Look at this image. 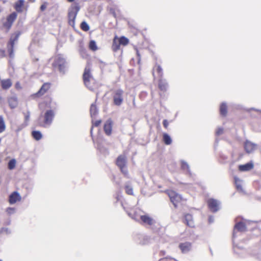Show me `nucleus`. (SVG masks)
Instances as JSON below:
<instances>
[{
	"label": "nucleus",
	"instance_id": "a18cd8bd",
	"mask_svg": "<svg viewBox=\"0 0 261 261\" xmlns=\"http://www.w3.org/2000/svg\"><path fill=\"white\" fill-rule=\"evenodd\" d=\"M223 133V128H221V127H220V128H218L216 132V134L217 136H219V135H222V134Z\"/></svg>",
	"mask_w": 261,
	"mask_h": 261
},
{
	"label": "nucleus",
	"instance_id": "f257e3e1",
	"mask_svg": "<svg viewBox=\"0 0 261 261\" xmlns=\"http://www.w3.org/2000/svg\"><path fill=\"white\" fill-rule=\"evenodd\" d=\"M83 79L84 84L90 90L94 91L98 88V84L92 76L89 67L85 68Z\"/></svg>",
	"mask_w": 261,
	"mask_h": 261
},
{
	"label": "nucleus",
	"instance_id": "ea45409f",
	"mask_svg": "<svg viewBox=\"0 0 261 261\" xmlns=\"http://www.w3.org/2000/svg\"><path fill=\"white\" fill-rule=\"evenodd\" d=\"M23 115L24 116L25 122L29 121L30 120V112L29 111H27V112H24Z\"/></svg>",
	"mask_w": 261,
	"mask_h": 261
},
{
	"label": "nucleus",
	"instance_id": "37998d69",
	"mask_svg": "<svg viewBox=\"0 0 261 261\" xmlns=\"http://www.w3.org/2000/svg\"><path fill=\"white\" fill-rule=\"evenodd\" d=\"M65 67V64H62L58 65H57V66H56V67H57L58 68L59 70L61 72L63 71L64 70Z\"/></svg>",
	"mask_w": 261,
	"mask_h": 261
},
{
	"label": "nucleus",
	"instance_id": "393cba45",
	"mask_svg": "<svg viewBox=\"0 0 261 261\" xmlns=\"http://www.w3.org/2000/svg\"><path fill=\"white\" fill-rule=\"evenodd\" d=\"M220 114L223 117H226L227 114V106L226 103L222 102L220 106Z\"/></svg>",
	"mask_w": 261,
	"mask_h": 261
},
{
	"label": "nucleus",
	"instance_id": "a878e982",
	"mask_svg": "<svg viewBox=\"0 0 261 261\" xmlns=\"http://www.w3.org/2000/svg\"><path fill=\"white\" fill-rule=\"evenodd\" d=\"M234 227L239 231H245L246 230V224L243 222L237 223Z\"/></svg>",
	"mask_w": 261,
	"mask_h": 261
},
{
	"label": "nucleus",
	"instance_id": "6ab92c4d",
	"mask_svg": "<svg viewBox=\"0 0 261 261\" xmlns=\"http://www.w3.org/2000/svg\"><path fill=\"white\" fill-rule=\"evenodd\" d=\"M112 123L111 120H108L105 123L103 129L106 135L110 136L112 133Z\"/></svg>",
	"mask_w": 261,
	"mask_h": 261
},
{
	"label": "nucleus",
	"instance_id": "09e8293b",
	"mask_svg": "<svg viewBox=\"0 0 261 261\" xmlns=\"http://www.w3.org/2000/svg\"><path fill=\"white\" fill-rule=\"evenodd\" d=\"M135 49L136 51V54H137V57H138V60H140V59H141V55H140V54L139 53V51L138 49L137 48H136V47Z\"/></svg>",
	"mask_w": 261,
	"mask_h": 261
},
{
	"label": "nucleus",
	"instance_id": "8fccbe9b",
	"mask_svg": "<svg viewBox=\"0 0 261 261\" xmlns=\"http://www.w3.org/2000/svg\"><path fill=\"white\" fill-rule=\"evenodd\" d=\"M139 215L137 214V213H134L133 216L132 217V218L135 219L136 221H138L139 220Z\"/></svg>",
	"mask_w": 261,
	"mask_h": 261
},
{
	"label": "nucleus",
	"instance_id": "a19ab883",
	"mask_svg": "<svg viewBox=\"0 0 261 261\" xmlns=\"http://www.w3.org/2000/svg\"><path fill=\"white\" fill-rule=\"evenodd\" d=\"M159 261H178L174 258L172 257H164L161 258L159 260Z\"/></svg>",
	"mask_w": 261,
	"mask_h": 261
},
{
	"label": "nucleus",
	"instance_id": "dca6fc26",
	"mask_svg": "<svg viewBox=\"0 0 261 261\" xmlns=\"http://www.w3.org/2000/svg\"><path fill=\"white\" fill-rule=\"evenodd\" d=\"M254 167L252 162L247 163L244 165H240L238 167L240 171H248L252 170Z\"/></svg>",
	"mask_w": 261,
	"mask_h": 261
},
{
	"label": "nucleus",
	"instance_id": "5701e85b",
	"mask_svg": "<svg viewBox=\"0 0 261 261\" xmlns=\"http://www.w3.org/2000/svg\"><path fill=\"white\" fill-rule=\"evenodd\" d=\"M51 102V98L50 96H48L47 100H44L39 104V107L40 109L50 108Z\"/></svg>",
	"mask_w": 261,
	"mask_h": 261
},
{
	"label": "nucleus",
	"instance_id": "c9c22d12",
	"mask_svg": "<svg viewBox=\"0 0 261 261\" xmlns=\"http://www.w3.org/2000/svg\"><path fill=\"white\" fill-rule=\"evenodd\" d=\"M125 193L127 195H133L134 192H133V188L128 185H126L124 187Z\"/></svg>",
	"mask_w": 261,
	"mask_h": 261
},
{
	"label": "nucleus",
	"instance_id": "864d4df0",
	"mask_svg": "<svg viewBox=\"0 0 261 261\" xmlns=\"http://www.w3.org/2000/svg\"><path fill=\"white\" fill-rule=\"evenodd\" d=\"M163 255H165V252H163Z\"/></svg>",
	"mask_w": 261,
	"mask_h": 261
},
{
	"label": "nucleus",
	"instance_id": "6e6552de",
	"mask_svg": "<svg viewBox=\"0 0 261 261\" xmlns=\"http://www.w3.org/2000/svg\"><path fill=\"white\" fill-rule=\"evenodd\" d=\"M51 85V83L49 82L44 83L38 91L35 93L33 96L35 97H40L43 96L50 90Z\"/></svg>",
	"mask_w": 261,
	"mask_h": 261
},
{
	"label": "nucleus",
	"instance_id": "412c9836",
	"mask_svg": "<svg viewBox=\"0 0 261 261\" xmlns=\"http://www.w3.org/2000/svg\"><path fill=\"white\" fill-rule=\"evenodd\" d=\"M158 87L159 89L163 92H165L167 90L168 84L165 80L160 79L159 80Z\"/></svg>",
	"mask_w": 261,
	"mask_h": 261
},
{
	"label": "nucleus",
	"instance_id": "1a4fd4ad",
	"mask_svg": "<svg viewBox=\"0 0 261 261\" xmlns=\"http://www.w3.org/2000/svg\"><path fill=\"white\" fill-rule=\"evenodd\" d=\"M16 18L17 14L15 12H13L7 16V21L4 23V26L8 31L10 29Z\"/></svg>",
	"mask_w": 261,
	"mask_h": 261
},
{
	"label": "nucleus",
	"instance_id": "e433bc0d",
	"mask_svg": "<svg viewBox=\"0 0 261 261\" xmlns=\"http://www.w3.org/2000/svg\"><path fill=\"white\" fill-rule=\"evenodd\" d=\"M81 29L85 32H87L89 30L90 28L87 23L85 21H83L80 25Z\"/></svg>",
	"mask_w": 261,
	"mask_h": 261
},
{
	"label": "nucleus",
	"instance_id": "c03bdc74",
	"mask_svg": "<svg viewBox=\"0 0 261 261\" xmlns=\"http://www.w3.org/2000/svg\"><path fill=\"white\" fill-rule=\"evenodd\" d=\"M101 123V120H98L92 123V126L97 127Z\"/></svg>",
	"mask_w": 261,
	"mask_h": 261
},
{
	"label": "nucleus",
	"instance_id": "4be33fe9",
	"mask_svg": "<svg viewBox=\"0 0 261 261\" xmlns=\"http://www.w3.org/2000/svg\"><path fill=\"white\" fill-rule=\"evenodd\" d=\"M24 4V0H18L14 4V9L17 12L21 13L22 12V7Z\"/></svg>",
	"mask_w": 261,
	"mask_h": 261
},
{
	"label": "nucleus",
	"instance_id": "2eb2a0df",
	"mask_svg": "<svg viewBox=\"0 0 261 261\" xmlns=\"http://www.w3.org/2000/svg\"><path fill=\"white\" fill-rule=\"evenodd\" d=\"M179 248L181 250L182 253H187L191 249V243L188 242L181 243L179 245Z\"/></svg>",
	"mask_w": 261,
	"mask_h": 261
},
{
	"label": "nucleus",
	"instance_id": "7c9ffc66",
	"mask_svg": "<svg viewBox=\"0 0 261 261\" xmlns=\"http://www.w3.org/2000/svg\"><path fill=\"white\" fill-rule=\"evenodd\" d=\"M163 140L166 145H170L172 143V140L170 137L166 133L163 134Z\"/></svg>",
	"mask_w": 261,
	"mask_h": 261
},
{
	"label": "nucleus",
	"instance_id": "b1692460",
	"mask_svg": "<svg viewBox=\"0 0 261 261\" xmlns=\"http://www.w3.org/2000/svg\"><path fill=\"white\" fill-rule=\"evenodd\" d=\"M8 102L11 109H14L18 105V100L16 97H11L8 98Z\"/></svg>",
	"mask_w": 261,
	"mask_h": 261
},
{
	"label": "nucleus",
	"instance_id": "9d476101",
	"mask_svg": "<svg viewBox=\"0 0 261 261\" xmlns=\"http://www.w3.org/2000/svg\"><path fill=\"white\" fill-rule=\"evenodd\" d=\"M207 204L210 211L213 213L217 212L219 210V203L217 200L211 198L207 201Z\"/></svg>",
	"mask_w": 261,
	"mask_h": 261
},
{
	"label": "nucleus",
	"instance_id": "603ef678",
	"mask_svg": "<svg viewBox=\"0 0 261 261\" xmlns=\"http://www.w3.org/2000/svg\"><path fill=\"white\" fill-rule=\"evenodd\" d=\"M75 0H67V1L69 3H72L74 2Z\"/></svg>",
	"mask_w": 261,
	"mask_h": 261
},
{
	"label": "nucleus",
	"instance_id": "f8f14e48",
	"mask_svg": "<svg viewBox=\"0 0 261 261\" xmlns=\"http://www.w3.org/2000/svg\"><path fill=\"white\" fill-rule=\"evenodd\" d=\"M140 219L142 223L147 224L150 226L152 225L154 223L153 219L148 215H141L140 216Z\"/></svg>",
	"mask_w": 261,
	"mask_h": 261
},
{
	"label": "nucleus",
	"instance_id": "72a5a7b5",
	"mask_svg": "<svg viewBox=\"0 0 261 261\" xmlns=\"http://www.w3.org/2000/svg\"><path fill=\"white\" fill-rule=\"evenodd\" d=\"M6 125L4 118L2 116H0V133L5 131Z\"/></svg>",
	"mask_w": 261,
	"mask_h": 261
},
{
	"label": "nucleus",
	"instance_id": "de8ad7c7",
	"mask_svg": "<svg viewBox=\"0 0 261 261\" xmlns=\"http://www.w3.org/2000/svg\"><path fill=\"white\" fill-rule=\"evenodd\" d=\"M163 124L164 127L166 129L168 128V125H169V122L167 121V120H166V119L164 120L163 121Z\"/></svg>",
	"mask_w": 261,
	"mask_h": 261
},
{
	"label": "nucleus",
	"instance_id": "5fc2aeb1",
	"mask_svg": "<svg viewBox=\"0 0 261 261\" xmlns=\"http://www.w3.org/2000/svg\"><path fill=\"white\" fill-rule=\"evenodd\" d=\"M0 261H2L1 260H0Z\"/></svg>",
	"mask_w": 261,
	"mask_h": 261
},
{
	"label": "nucleus",
	"instance_id": "7ed1b4c3",
	"mask_svg": "<svg viewBox=\"0 0 261 261\" xmlns=\"http://www.w3.org/2000/svg\"><path fill=\"white\" fill-rule=\"evenodd\" d=\"M20 34V32L12 34L9 41L7 43V52L10 59H13L14 57L15 43L18 40Z\"/></svg>",
	"mask_w": 261,
	"mask_h": 261
},
{
	"label": "nucleus",
	"instance_id": "79ce46f5",
	"mask_svg": "<svg viewBox=\"0 0 261 261\" xmlns=\"http://www.w3.org/2000/svg\"><path fill=\"white\" fill-rule=\"evenodd\" d=\"M6 57V50L4 49L0 48V59L5 58Z\"/></svg>",
	"mask_w": 261,
	"mask_h": 261
},
{
	"label": "nucleus",
	"instance_id": "473e14b6",
	"mask_svg": "<svg viewBox=\"0 0 261 261\" xmlns=\"http://www.w3.org/2000/svg\"><path fill=\"white\" fill-rule=\"evenodd\" d=\"M89 48L92 51H96L98 49L96 42L94 40H91L89 43Z\"/></svg>",
	"mask_w": 261,
	"mask_h": 261
},
{
	"label": "nucleus",
	"instance_id": "f704fd0d",
	"mask_svg": "<svg viewBox=\"0 0 261 261\" xmlns=\"http://www.w3.org/2000/svg\"><path fill=\"white\" fill-rule=\"evenodd\" d=\"M16 161L15 159L11 160L8 165V167L9 169L12 170L15 168L16 166Z\"/></svg>",
	"mask_w": 261,
	"mask_h": 261
},
{
	"label": "nucleus",
	"instance_id": "4c0bfd02",
	"mask_svg": "<svg viewBox=\"0 0 261 261\" xmlns=\"http://www.w3.org/2000/svg\"><path fill=\"white\" fill-rule=\"evenodd\" d=\"M181 168L183 170H185L187 171L189 170V167L188 164L186 162H181Z\"/></svg>",
	"mask_w": 261,
	"mask_h": 261
},
{
	"label": "nucleus",
	"instance_id": "0eeeda50",
	"mask_svg": "<svg viewBox=\"0 0 261 261\" xmlns=\"http://www.w3.org/2000/svg\"><path fill=\"white\" fill-rule=\"evenodd\" d=\"M124 92L122 89H118L115 90L113 94V103L116 106H120L123 101Z\"/></svg>",
	"mask_w": 261,
	"mask_h": 261
},
{
	"label": "nucleus",
	"instance_id": "4468645a",
	"mask_svg": "<svg viewBox=\"0 0 261 261\" xmlns=\"http://www.w3.org/2000/svg\"><path fill=\"white\" fill-rule=\"evenodd\" d=\"M256 144L247 141L244 144V148L246 152L248 153L252 152L256 148Z\"/></svg>",
	"mask_w": 261,
	"mask_h": 261
},
{
	"label": "nucleus",
	"instance_id": "a211bd4d",
	"mask_svg": "<svg viewBox=\"0 0 261 261\" xmlns=\"http://www.w3.org/2000/svg\"><path fill=\"white\" fill-rule=\"evenodd\" d=\"M154 72L156 73L158 77L162 79L163 76V71L161 66L160 65L156 64L153 68L152 74L154 76H155Z\"/></svg>",
	"mask_w": 261,
	"mask_h": 261
},
{
	"label": "nucleus",
	"instance_id": "c85d7f7f",
	"mask_svg": "<svg viewBox=\"0 0 261 261\" xmlns=\"http://www.w3.org/2000/svg\"><path fill=\"white\" fill-rule=\"evenodd\" d=\"M31 134L33 138L37 141L40 140L42 138V134L38 130H33Z\"/></svg>",
	"mask_w": 261,
	"mask_h": 261
},
{
	"label": "nucleus",
	"instance_id": "58836bf2",
	"mask_svg": "<svg viewBox=\"0 0 261 261\" xmlns=\"http://www.w3.org/2000/svg\"><path fill=\"white\" fill-rule=\"evenodd\" d=\"M48 5V3L46 2H44L40 6V11L42 12H43L45 9H46L47 6Z\"/></svg>",
	"mask_w": 261,
	"mask_h": 261
},
{
	"label": "nucleus",
	"instance_id": "c756f323",
	"mask_svg": "<svg viewBox=\"0 0 261 261\" xmlns=\"http://www.w3.org/2000/svg\"><path fill=\"white\" fill-rule=\"evenodd\" d=\"M118 39L119 40V41L120 45H121L122 46H126L129 42V39L124 36L118 37Z\"/></svg>",
	"mask_w": 261,
	"mask_h": 261
},
{
	"label": "nucleus",
	"instance_id": "3c124183",
	"mask_svg": "<svg viewBox=\"0 0 261 261\" xmlns=\"http://www.w3.org/2000/svg\"><path fill=\"white\" fill-rule=\"evenodd\" d=\"M14 211V208L9 207L7 209V212L9 214H11V213H13Z\"/></svg>",
	"mask_w": 261,
	"mask_h": 261
},
{
	"label": "nucleus",
	"instance_id": "aec40b11",
	"mask_svg": "<svg viewBox=\"0 0 261 261\" xmlns=\"http://www.w3.org/2000/svg\"><path fill=\"white\" fill-rule=\"evenodd\" d=\"M184 222L189 227H193L194 226V223L193 220V217L191 214H187L185 215Z\"/></svg>",
	"mask_w": 261,
	"mask_h": 261
},
{
	"label": "nucleus",
	"instance_id": "f3484780",
	"mask_svg": "<svg viewBox=\"0 0 261 261\" xmlns=\"http://www.w3.org/2000/svg\"><path fill=\"white\" fill-rule=\"evenodd\" d=\"M119 41L118 37L116 36L113 39L112 49L114 52L117 51L120 48V44H119Z\"/></svg>",
	"mask_w": 261,
	"mask_h": 261
},
{
	"label": "nucleus",
	"instance_id": "ddd939ff",
	"mask_svg": "<svg viewBox=\"0 0 261 261\" xmlns=\"http://www.w3.org/2000/svg\"><path fill=\"white\" fill-rule=\"evenodd\" d=\"M12 86V82L10 79H3L1 82V88L3 90H7Z\"/></svg>",
	"mask_w": 261,
	"mask_h": 261
},
{
	"label": "nucleus",
	"instance_id": "bb28decb",
	"mask_svg": "<svg viewBox=\"0 0 261 261\" xmlns=\"http://www.w3.org/2000/svg\"><path fill=\"white\" fill-rule=\"evenodd\" d=\"M234 184H235L237 190L238 191L243 192V189L242 185H241L240 179L238 177L235 176L234 177Z\"/></svg>",
	"mask_w": 261,
	"mask_h": 261
},
{
	"label": "nucleus",
	"instance_id": "f03ea898",
	"mask_svg": "<svg viewBox=\"0 0 261 261\" xmlns=\"http://www.w3.org/2000/svg\"><path fill=\"white\" fill-rule=\"evenodd\" d=\"M165 193L169 196L171 202L175 208L184 204L187 200L186 199L172 190H167Z\"/></svg>",
	"mask_w": 261,
	"mask_h": 261
},
{
	"label": "nucleus",
	"instance_id": "39448f33",
	"mask_svg": "<svg viewBox=\"0 0 261 261\" xmlns=\"http://www.w3.org/2000/svg\"><path fill=\"white\" fill-rule=\"evenodd\" d=\"M80 7L77 4H73L71 6L68 13V23L73 26L75 24V19Z\"/></svg>",
	"mask_w": 261,
	"mask_h": 261
},
{
	"label": "nucleus",
	"instance_id": "2f4dec72",
	"mask_svg": "<svg viewBox=\"0 0 261 261\" xmlns=\"http://www.w3.org/2000/svg\"><path fill=\"white\" fill-rule=\"evenodd\" d=\"M90 111L91 116L92 117L95 116L97 114L98 111H97V107L95 104L93 103L91 105V106L90 107Z\"/></svg>",
	"mask_w": 261,
	"mask_h": 261
},
{
	"label": "nucleus",
	"instance_id": "423d86ee",
	"mask_svg": "<svg viewBox=\"0 0 261 261\" xmlns=\"http://www.w3.org/2000/svg\"><path fill=\"white\" fill-rule=\"evenodd\" d=\"M116 165L119 168L122 173L128 177V172L126 168V157L124 155H119L116 161Z\"/></svg>",
	"mask_w": 261,
	"mask_h": 261
},
{
	"label": "nucleus",
	"instance_id": "49530a36",
	"mask_svg": "<svg viewBox=\"0 0 261 261\" xmlns=\"http://www.w3.org/2000/svg\"><path fill=\"white\" fill-rule=\"evenodd\" d=\"M15 88L17 90H20L22 87H21V84L20 83V82H17L15 84Z\"/></svg>",
	"mask_w": 261,
	"mask_h": 261
},
{
	"label": "nucleus",
	"instance_id": "cd10ccee",
	"mask_svg": "<svg viewBox=\"0 0 261 261\" xmlns=\"http://www.w3.org/2000/svg\"><path fill=\"white\" fill-rule=\"evenodd\" d=\"M65 64V60L64 58L61 57H58L56 58L54 63L53 64V66L54 67H56L57 65L60 64Z\"/></svg>",
	"mask_w": 261,
	"mask_h": 261
},
{
	"label": "nucleus",
	"instance_id": "9b49d317",
	"mask_svg": "<svg viewBox=\"0 0 261 261\" xmlns=\"http://www.w3.org/2000/svg\"><path fill=\"white\" fill-rule=\"evenodd\" d=\"M21 196L17 192H13L9 196V201L10 204L15 203L21 200Z\"/></svg>",
	"mask_w": 261,
	"mask_h": 261
},
{
	"label": "nucleus",
	"instance_id": "20e7f679",
	"mask_svg": "<svg viewBox=\"0 0 261 261\" xmlns=\"http://www.w3.org/2000/svg\"><path fill=\"white\" fill-rule=\"evenodd\" d=\"M42 117L43 120L40 122V126L46 127L50 125L55 117V112L53 110H48L42 116H40V119Z\"/></svg>",
	"mask_w": 261,
	"mask_h": 261
}]
</instances>
